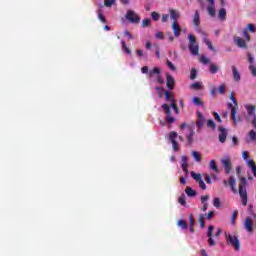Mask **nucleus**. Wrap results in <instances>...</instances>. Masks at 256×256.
Wrapping results in <instances>:
<instances>
[{
  "label": "nucleus",
  "instance_id": "nucleus-1",
  "mask_svg": "<svg viewBox=\"0 0 256 256\" xmlns=\"http://www.w3.org/2000/svg\"><path fill=\"white\" fill-rule=\"evenodd\" d=\"M239 195L242 200V205L244 207H247V202L249 201L248 195H247V178L242 177L240 179V185H239Z\"/></svg>",
  "mask_w": 256,
  "mask_h": 256
},
{
  "label": "nucleus",
  "instance_id": "nucleus-2",
  "mask_svg": "<svg viewBox=\"0 0 256 256\" xmlns=\"http://www.w3.org/2000/svg\"><path fill=\"white\" fill-rule=\"evenodd\" d=\"M245 108L248 111V116L245 115L244 119H246V121H250L249 117H253V120L251 121V124L254 127V129H256V106L251 105V104H247L245 106Z\"/></svg>",
  "mask_w": 256,
  "mask_h": 256
},
{
  "label": "nucleus",
  "instance_id": "nucleus-3",
  "mask_svg": "<svg viewBox=\"0 0 256 256\" xmlns=\"http://www.w3.org/2000/svg\"><path fill=\"white\" fill-rule=\"evenodd\" d=\"M226 241L228 245H231L234 247L236 251H240L241 249V240L239 239V236L231 234L226 235Z\"/></svg>",
  "mask_w": 256,
  "mask_h": 256
},
{
  "label": "nucleus",
  "instance_id": "nucleus-4",
  "mask_svg": "<svg viewBox=\"0 0 256 256\" xmlns=\"http://www.w3.org/2000/svg\"><path fill=\"white\" fill-rule=\"evenodd\" d=\"M188 40L190 41V44H189L190 53H192V55H199V44H197V38H195V35L189 34Z\"/></svg>",
  "mask_w": 256,
  "mask_h": 256
},
{
  "label": "nucleus",
  "instance_id": "nucleus-5",
  "mask_svg": "<svg viewBox=\"0 0 256 256\" xmlns=\"http://www.w3.org/2000/svg\"><path fill=\"white\" fill-rule=\"evenodd\" d=\"M162 109L166 114V121L168 125H173L175 123V118L173 117V112L171 111V106L169 104H162Z\"/></svg>",
  "mask_w": 256,
  "mask_h": 256
},
{
  "label": "nucleus",
  "instance_id": "nucleus-6",
  "mask_svg": "<svg viewBox=\"0 0 256 256\" xmlns=\"http://www.w3.org/2000/svg\"><path fill=\"white\" fill-rule=\"evenodd\" d=\"M125 18L127 19V21H129L130 23H134V25H139V21H141V17H139V14H137L135 11L133 10H128L126 12Z\"/></svg>",
  "mask_w": 256,
  "mask_h": 256
},
{
  "label": "nucleus",
  "instance_id": "nucleus-7",
  "mask_svg": "<svg viewBox=\"0 0 256 256\" xmlns=\"http://www.w3.org/2000/svg\"><path fill=\"white\" fill-rule=\"evenodd\" d=\"M178 134L175 131H171L168 135L169 141L172 143L173 151H179V142H177Z\"/></svg>",
  "mask_w": 256,
  "mask_h": 256
},
{
  "label": "nucleus",
  "instance_id": "nucleus-8",
  "mask_svg": "<svg viewBox=\"0 0 256 256\" xmlns=\"http://www.w3.org/2000/svg\"><path fill=\"white\" fill-rule=\"evenodd\" d=\"M247 57H248V63H249V71L252 77H256L255 58H253V55H251V53H248Z\"/></svg>",
  "mask_w": 256,
  "mask_h": 256
},
{
  "label": "nucleus",
  "instance_id": "nucleus-9",
  "mask_svg": "<svg viewBox=\"0 0 256 256\" xmlns=\"http://www.w3.org/2000/svg\"><path fill=\"white\" fill-rule=\"evenodd\" d=\"M223 184L225 187H230L232 192L237 193V180H235V177L231 176L229 181L224 180Z\"/></svg>",
  "mask_w": 256,
  "mask_h": 256
},
{
  "label": "nucleus",
  "instance_id": "nucleus-10",
  "mask_svg": "<svg viewBox=\"0 0 256 256\" xmlns=\"http://www.w3.org/2000/svg\"><path fill=\"white\" fill-rule=\"evenodd\" d=\"M196 115L198 117L196 126L198 127V131H201L202 127H205V115L199 110L196 111Z\"/></svg>",
  "mask_w": 256,
  "mask_h": 256
},
{
  "label": "nucleus",
  "instance_id": "nucleus-11",
  "mask_svg": "<svg viewBox=\"0 0 256 256\" xmlns=\"http://www.w3.org/2000/svg\"><path fill=\"white\" fill-rule=\"evenodd\" d=\"M221 163L225 169L226 175H231V171L233 169V166L231 164V160L229 158H225L221 160Z\"/></svg>",
  "mask_w": 256,
  "mask_h": 256
},
{
  "label": "nucleus",
  "instance_id": "nucleus-12",
  "mask_svg": "<svg viewBox=\"0 0 256 256\" xmlns=\"http://www.w3.org/2000/svg\"><path fill=\"white\" fill-rule=\"evenodd\" d=\"M166 87L169 91H173L175 89V78L171 76V74H166Z\"/></svg>",
  "mask_w": 256,
  "mask_h": 256
},
{
  "label": "nucleus",
  "instance_id": "nucleus-13",
  "mask_svg": "<svg viewBox=\"0 0 256 256\" xmlns=\"http://www.w3.org/2000/svg\"><path fill=\"white\" fill-rule=\"evenodd\" d=\"M214 229H215V227H213V225H210L208 227L207 237H208V244L210 245V247H215V245H216L215 240L213 239Z\"/></svg>",
  "mask_w": 256,
  "mask_h": 256
},
{
  "label": "nucleus",
  "instance_id": "nucleus-14",
  "mask_svg": "<svg viewBox=\"0 0 256 256\" xmlns=\"http://www.w3.org/2000/svg\"><path fill=\"white\" fill-rule=\"evenodd\" d=\"M218 131L220 132L218 135L220 143H225L227 141V129H225L223 126H219Z\"/></svg>",
  "mask_w": 256,
  "mask_h": 256
},
{
  "label": "nucleus",
  "instance_id": "nucleus-15",
  "mask_svg": "<svg viewBox=\"0 0 256 256\" xmlns=\"http://www.w3.org/2000/svg\"><path fill=\"white\" fill-rule=\"evenodd\" d=\"M234 43L237 47H240V49H247V43L239 36H234Z\"/></svg>",
  "mask_w": 256,
  "mask_h": 256
},
{
  "label": "nucleus",
  "instance_id": "nucleus-16",
  "mask_svg": "<svg viewBox=\"0 0 256 256\" xmlns=\"http://www.w3.org/2000/svg\"><path fill=\"white\" fill-rule=\"evenodd\" d=\"M172 31L175 37H181V27L179 26V22L173 21L172 22Z\"/></svg>",
  "mask_w": 256,
  "mask_h": 256
},
{
  "label": "nucleus",
  "instance_id": "nucleus-17",
  "mask_svg": "<svg viewBox=\"0 0 256 256\" xmlns=\"http://www.w3.org/2000/svg\"><path fill=\"white\" fill-rule=\"evenodd\" d=\"M209 5L207 6L208 15L215 17V0H207Z\"/></svg>",
  "mask_w": 256,
  "mask_h": 256
},
{
  "label": "nucleus",
  "instance_id": "nucleus-18",
  "mask_svg": "<svg viewBox=\"0 0 256 256\" xmlns=\"http://www.w3.org/2000/svg\"><path fill=\"white\" fill-rule=\"evenodd\" d=\"M244 227L249 233H253V220L250 217H246L244 220Z\"/></svg>",
  "mask_w": 256,
  "mask_h": 256
},
{
  "label": "nucleus",
  "instance_id": "nucleus-19",
  "mask_svg": "<svg viewBox=\"0 0 256 256\" xmlns=\"http://www.w3.org/2000/svg\"><path fill=\"white\" fill-rule=\"evenodd\" d=\"M228 107L229 109H231L232 112V121L234 125H237V106H233L232 103H228Z\"/></svg>",
  "mask_w": 256,
  "mask_h": 256
},
{
  "label": "nucleus",
  "instance_id": "nucleus-20",
  "mask_svg": "<svg viewBox=\"0 0 256 256\" xmlns=\"http://www.w3.org/2000/svg\"><path fill=\"white\" fill-rule=\"evenodd\" d=\"M232 75H233L234 81L236 82L241 81V74H239V70L235 66H232Z\"/></svg>",
  "mask_w": 256,
  "mask_h": 256
},
{
  "label": "nucleus",
  "instance_id": "nucleus-21",
  "mask_svg": "<svg viewBox=\"0 0 256 256\" xmlns=\"http://www.w3.org/2000/svg\"><path fill=\"white\" fill-rule=\"evenodd\" d=\"M192 23H193L194 27H197V25H199V23H201V18H200V15H199V10L195 11Z\"/></svg>",
  "mask_w": 256,
  "mask_h": 256
},
{
  "label": "nucleus",
  "instance_id": "nucleus-22",
  "mask_svg": "<svg viewBox=\"0 0 256 256\" xmlns=\"http://www.w3.org/2000/svg\"><path fill=\"white\" fill-rule=\"evenodd\" d=\"M169 13H170V19H172V21H177L179 19V12L177 10L170 9Z\"/></svg>",
  "mask_w": 256,
  "mask_h": 256
},
{
  "label": "nucleus",
  "instance_id": "nucleus-23",
  "mask_svg": "<svg viewBox=\"0 0 256 256\" xmlns=\"http://www.w3.org/2000/svg\"><path fill=\"white\" fill-rule=\"evenodd\" d=\"M218 17L221 21H225V19L227 18V9L221 8L219 10Z\"/></svg>",
  "mask_w": 256,
  "mask_h": 256
},
{
  "label": "nucleus",
  "instance_id": "nucleus-24",
  "mask_svg": "<svg viewBox=\"0 0 256 256\" xmlns=\"http://www.w3.org/2000/svg\"><path fill=\"white\" fill-rule=\"evenodd\" d=\"M186 195H188V197H196L197 196V191L193 190V188L191 187H187L185 190Z\"/></svg>",
  "mask_w": 256,
  "mask_h": 256
},
{
  "label": "nucleus",
  "instance_id": "nucleus-25",
  "mask_svg": "<svg viewBox=\"0 0 256 256\" xmlns=\"http://www.w3.org/2000/svg\"><path fill=\"white\" fill-rule=\"evenodd\" d=\"M149 75H150V77H153L154 75H156V77H158V75H161V68L154 67L152 70H150Z\"/></svg>",
  "mask_w": 256,
  "mask_h": 256
},
{
  "label": "nucleus",
  "instance_id": "nucleus-26",
  "mask_svg": "<svg viewBox=\"0 0 256 256\" xmlns=\"http://www.w3.org/2000/svg\"><path fill=\"white\" fill-rule=\"evenodd\" d=\"M171 107L172 109H174L176 115H179V113H181V111L179 110V107L177 106V103H175V97H172L171 99Z\"/></svg>",
  "mask_w": 256,
  "mask_h": 256
},
{
  "label": "nucleus",
  "instance_id": "nucleus-27",
  "mask_svg": "<svg viewBox=\"0 0 256 256\" xmlns=\"http://www.w3.org/2000/svg\"><path fill=\"white\" fill-rule=\"evenodd\" d=\"M209 71H210L211 75H215L216 73H219V68L214 63H211L210 67H209Z\"/></svg>",
  "mask_w": 256,
  "mask_h": 256
},
{
  "label": "nucleus",
  "instance_id": "nucleus-28",
  "mask_svg": "<svg viewBox=\"0 0 256 256\" xmlns=\"http://www.w3.org/2000/svg\"><path fill=\"white\" fill-rule=\"evenodd\" d=\"M192 157L196 163H201V154L195 150L192 151Z\"/></svg>",
  "mask_w": 256,
  "mask_h": 256
},
{
  "label": "nucleus",
  "instance_id": "nucleus-29",
  "mask_svg": "<svg viewBox=\"0 0 256 256\" xmlns=\"http://www.w3.org/2000/svg\"><path fill=\"white\" fill-rule=\"evenodd\" d=\"M210 169H212V171H215V173H219V167L217 166V162H215V160H210Z\"/></svg>",
  "mask_w": 256,
  "mask_h": 256
},
{
  "label": "nucleus",
  "instance_id": "nucleus-30",
  "mask_svg": "<svg viewBox=\"0 0 256 256\" xmlns=\"http://www.w3.org/2000/svg\"><path fill=\"white\" fill-rule=\"evenodd\" d=\"M193 135H195V131L193 128H190V133L186 136L187 142L191 145L193 143Z\"/></svg>",
  "mask_w": 256,
  "mask_h": 256
},
{
  "label": "nucleus",
  "instance_id": "nucleus-31",
  "mask_svg": "<svg viewBox=\"0 0 256 256\" xmlns=\"http://www.w3.org/2000/svg\"><path fill=\"white\" fill-rule=\"evenodd\" d=\"M207 127H209L212 131H215V129H217V124L215 123V120L213 119L208 120Z\"/></svg>",
  "mask_w": 256,
  "mask_h": 256
},
{
  "label": "nucleus",
  "instance_id": "nucleus-32",
  "mask_svg": "<svg viewBox=\"0 0 256 256\" xmlns=\"http://www.w3.org/2000/svg\"><path fill=\"white\" fill-rule=\"evenodd\" d=\"M177 225H178V227H181V229H187L189 227L187 222L183 219L178 220Z\"/></svg>",
  "mask_w": 256,
  "mask_h": 256
},
{
  "label": "nucleus",
  "instance_id": "nucleus-33",
  "mask_svg": "<svg viewBox=\"0 0 256 256\" xmlns=\"http://www.w3.org/2000/svg\"><path fill=\"white\" fill-rule=\"evenodd\" d=\"M248 167H250V168L252 169V173H253L254 177H256L255 161L249 160V161H248Z\"/></svg>",
  "mask_w": 256,
  "mask_h": 256
},
{
  "label": "nucleus",
  "instance_id": "nucleus-34",
  "mask_svg": "<svg viewBox=\"0 0 256 256\" xmlns=\"http://www.w3.org/2000/svg\"><path fill=\"white\" fill-rule=\"evenodd\" d=\"M192 103H194V105H196V107H203V101H201V99L199 97H194L192 99Z\"/></svg>",
  "mask_w": 256,
  "mask_h": 256
},
{
  "label": "nucleus",
  "instance_id": "nucleus-35",
  "mask_svg": "<svg viewBox=\"0 0 256 256\" xmlns=\"http://www.w3.org/2000/svg\"><path fill=\"white\" fill-rule=\"evenodd\" d=\"M198 223H199L201 229L205 228V218H203V214L198 215Z\"/></svg>",
  "mask_w": 256,
  "mask_h": 256
},
{
  "label": "nucleus",
  "instance_id": "nucleus-36",
  "mask_svg": "<svg viewBox=\"0 0 256 256\" xmlns=\"http://www.w3.org/2000/svg\"><path fill=\"white\" fill-rule=\"evenodd\" d=\"M164 97H165V101L169 102L171 101V99H173V94L171 93V91H164Z\"/></svg>",
  "mask_w": 256,
  "mask_h": 256
},
{
  "label": "nucleus",
  "instance_id": "nucleus-37",
  "mask_svg": "<svg viewBox=\"0 0 256 256\" xmlns=\"http://www.w3.org/2000/svg\"><path fill=\"white\" fill-rule=\"evenodd\" d=\"M203 42L205 43V45H207L208 49H210V51H215V47H213V44L211 43V41H209V39L204 38Z\"/></svg>",
  "mask_w": 256,
  "mask_h": 256
},
{
  "label": "nucleus",
  "instance_id": "nucleus-38",
  "mask_svg": "<svg viewBox=\"0 0 256 256\" xmlns=\"http://www.w3.org/2000/svg\"><path fill=\"white\" fill-rule=\"evenodd\" d=\"M178 203H180V205H182V207H185L187 205V201L185 200V194H182L178 198Z\"/></svg>",
  "mask_w": 256,
  "mask_h": 256
},
{
  "label": "nucleus",
  "instance_id": "nucleus-39",
  "mask_svg": "<svg viewBox=\"0 0 256 256\" xmlns=\"http://www.w3.org/2000/svg\"><path fill=\"white\" fill-rule=\"evenodd\" d=\"M197 75H198L197 69L192 68L191 72H190V79H191V81H193L194 79H197Z\"/></svg>",
  "mask_w": 256,
  "mask_h": 256
},
{
  "label": "nucleus",
  "instance_id": "nucleus-40",
  "mask_svg": "<svg viewBox=\"0 0 256 256\" xmlns=\"http://www.w3.org/2000/svg\"><path fill=\"white\" fill-rule=\"evenodd\" d=\"M192 178L195 179L196 183H199V181H202L203 178L201 177V174H197L195 172H192Z\"/></svg>",
  "mask_w": 256,
  "mask_h": 256
},
{
  "label": "nucleus",
  "instance_id": "nucleus-41",
  "mask_svg": "<svg viewBox=\"0 0 256 256\" xmlns=\"http://www.w3.org/2000/svg\"><path fill=\"white\" fill-rule=\"evenodd\" d=\"M248 137H249L250 141H255V139H256L255 130H250V132L248 133Z\"/></svg>",
  "mask_w": 256,
  "mask_h": 256
},
{
  "label": "nucleus",
  "instance_id": "nucleus-42",
  "mask_svg": "<svg viewBox=\"0 0 256 256\" xmlns=\"http://www.w3.org/2000/svg\"><path fill=\"white\" fill-rule=\"evenodd\" d=\"M156 91H157L159 99H163V87L157 86Z\"/></svg>",
  "mask_w": 256,
  "mask_h": 256
},
{
  "label": "nucleus",
  "instance_id": "nucleus-43",
  "mask_svg": "<svg viewBox=\"0 0 256 256\" xmlns=\"http://www.w3.org/2000/svg\"><path fill=\"white\" fill-rule=\"evenodd\" d=\"M213 205L216 207V209H219L221 207V200L219 198H214Z\"/></svg>",
  "mask_w": 256,
  "mask_h": 256
},
{
  "label": "nucleus",
  "instance_id": "nucleus-44",
  "mask_svg": "<svg viewBox=\"0 0 256 256\" xmlns=\"http://www.w3.org/2000/svg\"><path fill=\"white\" fill-rule=\"evenodd\" d=\"M166 65L171 69V71H177V67H175L172 61L167 60Z\"/></svg>",
  "mask_w": 256,
  "mask_h": 256
},
{
  "label": "nucleus",
  "instance_id": "nucleus-45",
  "mask_svg": "<svg viewBox=\"0 0 256 256\" xmlns=\"http://www.w3.org/2000/svg\"><path fill=\"white\" fill-rule=\"evenodd\" d=\"M151 25V19L146 18L142 20V27H149Z\"/></svg>",
  "mask_w": 256,
  "mask_h": 256
},
{
  "label": "nucleus",
  "instance_id": "nucleus-46",
  "mask_svg": "<svg viewBox=\"0 0 256 256\" xmlns=\"http://www.w3.org/2000/svg\"><path fill=\"white\" fill-rule=\"evenodd\" d=\"M181 167H182V170L184 171L186 177H189V164L188 165L183 164V165H181Z\"/></svg>",
  "mask_w": 256,
  "mask_h": 256
},
{
  "label": "nucleus",
  "instance_id": "nucleus-47",
  "mask_svg": "<svg viewBox=\"0 0 256 256\" xmlns=\"http://www.w3.org/2000/svg\"><path fill=\"white\" fill-rule=\"evenodd\" d=\"M114 3H115V0H105L104 1L105 7H113Z\"/></svg>",
  "mask_w": 256,
  "mask_h": 256
},
{
  "label": "nucleus",
  "instance_id": "nucleus-48",
  "mask_svg": "<svg viewBox=\"0 0 256 256\" xmlns=\"http://www.w3.org/2000/svg\"><path fill=\"white\" fill-rule=\"evenodd\" d=\"M226 91V88H225V85L224 84H221L219 87H218V93L220 95H223Z\"/></svg>",
  "mask_w": 256,
  "mask_h": 256
},
{
  "label": "nucleus",
  "instance_id": "nucleus-49",
  "mask_svg": "<svg viewBox=\"0 0 256 256\" xmlns=\"http://www.w3.org/2000/svg\"><path fill=\"white\" fill-rule=\"evenodd\" d=\"M190 227H195V219L193 218V214H189L188 216Z\"/></svg>",
  "mask_w": 256,
  "mask_h": 256
},
{
  "label": "nucleus",
  "instance_id": "nucleus-50",
  "mask_svg": "<svg viewBox=\"0 0 256 256\" xmlns=\"http://www.w3.org/2000/svg\"><path fill=\"white\" fill-rule=\"evenodd\" d=\"M237 210H234L232 213V219H231V224L235 225V220L237 219Z\"/></svg>",
  "mask_w": 256,
  "mask_h": 256
},
{
  "label": "nucleus",
  "instance_id": "nucleus-51",
  "mask_svg": "<svg viewBox=\"0 0 256 256\" xmlns=\"http://www.w3.org/2000/svg\"><path fill=\"white\" fill-rule=\"evenodd\" d=\"M213 116L216 119V121H218V123H223V120L221 119V115H219V113L214 112Z\"/></svg>",
  "mask_w": 256,
  "mask_h": 256
},
{
  "label": "nucleus",
  "instance_id": "nucleus-52",
  "mask_svg": "<svg viewBox=\"0 0 256 256\" xmlns=\"http://www.w3.org/2000/svg\"><path fill=\"white\" fill-rule=\"evenodd\" d=\"M230 101H232V103L235 105V107H238L237 99H235V95L233 94V92H231V94H230Z\"/></svg>",
  "mask_w": 256,
  "mask_h": 256
},
{
  "label": "nucleus",
  "instance_id": "nucleus-53",
  "mask_svg": "<svg viewBox=\"0 0 256 256\" xmlns=\"http://www.w3.org/2000/svg\"><path fill=\"white\" fill-rule=\"evenodd\" d=\"M151 17H152V21H159V13L152 12Z\"/></svg>",
  "mask_w": 256,
  "mask_h": 256
},
{
  "label": "nucleus",
  "instance_id": "nucleus-54",
  "mask_svg": "<svg viewBox=\"0 0 256 256\" xmlns=\"http://www.w3.org/2000/svg\"><path fill=\"white\" fill-rule=\"evenodd\" d=\"M198 184H199V187H200L203 191H205V189H207V185L205 184V181H203V179L200 180V181L198 182Z\"/></svg>",
  "mask_w": 256,
  "mask_h": 256
},
{
  "label": "nucleus",
  "instance_id": "nucleus-55",
  "mask_svg": "<svg viewBox=\"0 0 256 256\" xmlns=\"http://www.w3.org/2000/svg\"><path fill=\"white\" fill-rule=\"evenodd\" d=\"M214 216H215V212L214 211H209L207 216H206V219L208 221H211V219H213Z\"/></svg>",
  "mask_w": 256,
  "mask_h": 256
},
{
  "label": "nucleus",
  "instance_id": "nucleus-56",
  "mask_svg": "<svg viewBox=\"0 0 256 256\" xmlns=\"http://www.w3.org/2000/svg\"><path fill=\"white\" fill-rule=\"evenodd\" d=\"M242 159H244V161H247L249 159V152H247V150H244L242 152Z\"/></svg>",
  "mask_w": 256,
  "mask_h": 256
},
{
  "label": "nucleus",
  "instance_id": "nucleus-57",
  "mask_svg": "<svg viewBox=\"0 0 256 256\" xmlns=\"http://www.w3.org/2000/svg\"><path fill=\"white\" fill-rule=\"evenodd\" d=\"M192 88L195 89L196 91H199V89H201V83L199 82L193 83Z\"/></svg>",
  "mask_w": 256,
  "mask_h": 256
},
{
  "label": "nucleus",
  "instance_id": "nucleus-58",
  "mask_svg": "<svg viewBox=\"0 0 256 256\" xmlns=\"http://www.w3.org/2000/svg\"><path fill=\"white\" fill-rule=\"evenodd\" d=\"M247 29L250 31V33H255V26L253 24L249 23L247 25Z\"/></svg>",
  "mask_w": 256,
  "mask_h": 256
},
{
  "label": "nucleus",
  "instance_id": "nucleus-59",
  "mask_svg": "<svg viewBox=\"0 0 256 256\" xmlns=\"http://www.w3.org/2000/svg\"><path fill=\"white\" fill-rule=\"evenodd\" d=\"M156 79L160 85H163V83H165V80L163 79V76H161V74L156 76Z\"/></svg>",
  "mask_w": 256,
  "mask_h": 256
},
{
  "label": "nucleus",
  "instance_id": "nucleus-60",
  "mask_svg": "<svg viewBox=\"0 0 256 256\" xmlns=\"http://www.w3.org/2000/svg\"><path fill=\"white\" fill-rule=\"evenodd\" d=\"M201 63H203L204 65H207V63H210L211 60H209V58H206L205 56H202L200 59Z\"/></svg>",
  "mask_w": 256,
  "mask_h": 256
},
{
  "label": "nucleus",
  "instance_id": "nucleus-61",
  "mask_svg": "<svg viewBox=\"0 0 256 256\" xmlns=\"http://www.w3.org/2000/svg\"><path fill=\"white\" fill-rule=\"evenodd\" d=\"M207 201H209V195H205L201 197V203L205 204L207 203Z\"/></svg>",
  "mask_w": 256,
  "mask_h": 256
},
{
  "label": "nucleus",
  "instance_id": "nucleus-62",
  "mask_svg": "<svg viewBox=\"0 0 256 256\" xmlns=\"http://www.w3.org/2000/svg\"><path fill=\"white\" fill-rule=\"evenodd\" d=\"M205 181H206V183H208L209 185H211V183H212L211 175L206 174V175H205Z\"/></svg>",
  "mask_w": 256,
  "mask_h": 256
},
{
  "label": "nucleus",
  "instance_id": "nucleus-63",
  "mask_svg": "<svg viewBox=\"0 0 256 256\" xmlns=\"http://www.w3.org/2000/svg\"><path fill=\"white\" fill-rule=\"evenodd\" d=\"M187 159H188L187 156H185V155L182 156V157H181V165H188V164H187Z\"/></svg>",
  "mask_w": 256,
  "mask_h": 256
},
{
  "label": "nucleus",
  "instance_id": "nucleus-64",
  "mask_svg": "<svg viewBox=\"0 0 256 256\" xmlns=\"http://www.w3.org/2000/svg\"><path fill=\"white\" fill-rule=\"evenodd\" d=\"M98 19L102 22V23H107V19H105V16L103 14L98 15Z\"/></svg>",
  "mask_w": 256,
  "mask_h": 256
}]
</instances>
